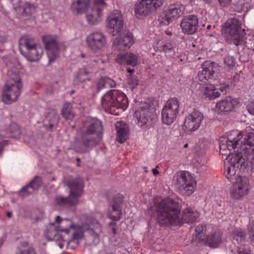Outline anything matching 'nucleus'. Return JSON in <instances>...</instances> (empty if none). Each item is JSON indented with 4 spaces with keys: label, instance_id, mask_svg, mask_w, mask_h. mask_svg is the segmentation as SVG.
<instances>
[{
    "label": "nucleus",
    "instance_id": "nucleus-1",
    "mask_svg": "<svg viewBox=\"0 0 254 254\" xmlns=\"http://www.w3.org/2000/svg\"><path fill=\"white\" fill-rule=\"evenodd\" d=\"M156 205L157 222L160 226H181L185 223H193L198 217L197 212L189 209L181 213L180 204L171 198L164 199Z\"/></svg>",
    "mask_w": 254,
    "mask_h": 254
},
{
    "label": "nucleus",
    "instance_id": "nucleus-2",
    "mask_svg": "<svg viewBox=\"0 0 254 254\" xmlns=\"http://www.w3.org/2000/svg\"><path fill=\"white\" fill-rule=\"evenodd\" d=\"M243 140V145L237 150L242 152L243 155L247 158L251 165V174L254 177V148H252L254 143V130L250 127L246 128L242 133L237 131H232L228 137H222L219 140L220 153L222 155H227V152L237 147L241 138Z\"/></svg>",
    "mask_w": 254,
    "mask_h": 254
},
{
    "label": "nucleus",
    "instance_id": "nucleus-3",
    "mask_svg": "<svg viewBox=\"0 0 254 254\" xmlns=\"http://www.w3.org/2000/svg\"><path fill=\"white\" fill-rule=\"evenodd\" d=\"M102 126L97 119H91L78 132L75 138V150L79 153L89 152L98 144L102 138Z\"/></svg>",
    "mask_w": 254,
    "mask_h": 254
},
{
    "label": "nucleus",
    "instance_id": "nucleus-4",
    "mask_svg": "<svg viewBox=\"0 0 254 254\" xmlns=\"http://www.w3.org/2000/svg\"><path fill=\"white\" fill-rule=\"evenodd\" d=\"M101 104L105 110H108L112 114L118 115L127 109L128 100L123 92L111 90L102 97Z\"/></svg>",
    "mask_w": 254,
    "mask_h": 254
},
{
    "label": "nucleus",
    "instance_id": "nucleus-5",
    "mask_svg": "<svg viewBox=\"0 0 254 254\" xmlns=\"http://www.w3.org/2000/svg\"><path fill=\"white\" fill-rule=\"evenodd\" d=\"M222 35L226 41L236 46L245 43V30L242 27L241 21L236 18L228 20L222 26Z\"/></svg>",
    "mask_w": 254,
    "mask_h": 254
},
{
    "label": "nucleus",
    "instance_id": "nucleus-6",
    "mask_svg": "<svg viewBox=\"0 0 254 254\" xmlns=\"http://www.w3.org/2000/svg\"><path fill=\"white\" fill-rule=\"evenodd\" d=\"M227 152V161L224 162V174L230 182H234L240 175V168L246 167L249 162L247 161L242 152L237 150L234 153L230 154Z\"/></svg>",
    "mask_w": 254,
    "mask_h": 254
},
{
    "label": "nucleus",
    "instance_id": "nucleus-7",
    "mask_svg": "<svg viewBox=\"0 0 254 254\" xmlns=\"http://www.w3.org/2000/svg\"><path fill=\"white\" fill-rule=\"evenodd\" d=\"M134 110L137 124L142 128L148 126L155 116L154 108L146 102H136L134 105Z\"/></svg>",
    "mask_w": 254,
    "mask_h": 254
},
{
    "label": "nucleus",
    "instance_id": "nucleus-8",
    "mask_svg": "<svg viewBox=\"0 0 254 254\" xmlns=\"http://www.w3.org/2000/svg\"><path fill=\"white\" fill-rule=\"evenodd\" d=\"M172 182L183 193L186 195L192 194L196 186V181L187 171L177 172L173 177Z\"/></svg>",
    "mask_w": 254,
    "mask_h": 254
},
{
    "label": "nucleus",
    "instance_id": "nucleus-9",
    "mask_svg": "<svg viewBox=\"0 0 254 254\" xmlns=\"http://www.w3.org/2000/svg\"><path fill=\"white\" fill-rule=\"evenodd\" d=\"M200 68L197 74L198 79L206 82L210 80H215L218 77L220 66L216 63L207 61L201 64Z\"/></svg>",
    "mask_w": 254,
    "mask_h": 254
},
{
    "label": "nucleus",
    "instance_id": "nucleus-10",
    "mask_svg": "<svg viewBox=\"0 0 254 254\" xmlns=\"http://www.w3.org/2000/svg\"><path fill=\"white\" fill-rule=\"evenodd\" d=\"M90 218L86 219L84 223L81 225L74 224L69 230L71 233V238L67 242V246L71 249H74L76 247L79 246L80 241L84 237V233L85 231H88L90 228Z\"/></svg>",
    "mask_w": 254,
    "mask_h": 254
},
{
    "label": "nucleus",
    "instance_id": "nucleus-11",
    "mask_svg": "<svg viewBox=\"0 0 254 254\" xmlns=\"http://www.w3.org/2000/svg\"><path fill=\"white\" fill-rule=\"evenodd\" d=\"M164 0H141L135 7V14L138 18H142L155 12L160 7Z\"/></svg>",
    "mask_w": 254,
    "mask_h": 254
},
{
    "label": "nucleus",
    "instance_id": "nucleus-12",
    "mask_svg": "<svg viewBox=\"0 0 254 254\" xmlns=\"http://www.w3.org/2000/svg\"><path fill=\"white\" fill-rule=\"evenodd\" d=\"M179 103L178 99L173 98L166 103L162 111V121L164 124L170 125L175 121L178 113Z\"/></svg>",
    "mask_w": 254,
    "mask_h": 254
},
{
    "label": "nucleus",
    "instance_id": "nucleus-13",
    "mask_svg": "<svg viewBox=\"0 0 254 254\" xmlns=\"http://www.w3.org/2000/svg\"><path fill=\"white\" fill-rule=\"evenodd\" d=\"M232 182L233 184L231 190V195L233 198L238 199L248 193L249 182L247 177L239 176L237 179Z\"/></svg>",
    "mask_w": 254,
    "mask_h": 254
},
{
    "label": "nucleus",
    "instance_id": "nucleus-14",
    "mask_svg": "<svg viewBox=\"0 0 254 254\" xmlns=\"http://www.w3.org/2000/svg\"><path fill=\"white\" fill-rule=\"evenodd\" d=\"M124 26V20L120 11L116 10L112 12L108 17L107 27L108 32L113 36L119 33Z\"/></svg>",
    "mask_w": 254,
    "mask_h": 254
},
{
    "label": "nucleus",
    "instance_id": "nucleus-15",
    "mask_svg": "<svg viewBox=\"0 0 254 254\" xmlns=\"http://www.w3.org/2000/svg\"><path fill=\"white\" fill-rule=\"evenodd\" d=\"M43 41L47 51L49 63L51 64L57 59L60 55L59 46L57 38L51 35L43 37Z\"/></svg>",
    "mask_w": 254,
    "mask_h": 254
},
{
    "label": "nucleus",
    "instance_id": "nucleus-16",
    "mask_svg": "<svg viewBox=\"0 0 254 254\" xmlns=\"http://www.w3.org/2000/svg\"><path fill=\"white\" fill-rule=\"evenodd\" d=\"M203 120V114L199 111L194 110L186 117L184 124V129L187 132L196 130L201 125Z\"/></svg>",
    "mask_w": 254,
    "mask_h": 254
},
{
    "label": "nucleus",
    "instance_id": "nucleus-17",
    "mask_svg": "<svg viewBox=\"0 0 254 254\" xmlns=\"http://www.w3.org/2000/svg\"><path fill=\"white\" fill-rule=\"evenodd\" d=\"M88 48L93 52H99L106 44V39L101 32H95L88 35L86 39Z\"/></svg>",
    "mask_w": 254,
    "mask_h": 254
},
{
    "label": "nucleus",
    "instance_id": "nucleus-18",
    "mask_svg": "<svg viewBox=\"0 0 254 254\" xmlns=\"http://www.w3.org/2000/svg\"><path fill=\"white\" fill-rule=\"evenodd\" d=\"M21 88L18 84L13 85L10 82H6L2 94L3 102L9 104L15 101L20 94Z\"/></svg>",
    "mask_w": 254,
    "mask_h": 254
},
{
    "label": "nucleus",
    "instance_id": "nucleus-19",
    "mask_svg": "<svg viewBox=\"0 0 254 254\" xmlns=\"http://www.w3.org/2000/svg\"><path fill=\"white\" fill-rule=\"evenodd\" d=\"M180 26L183 32L185 34H193L198 29V18L193 14L185 16L182 19Z\"/></svg>",
    "mask_w": 254,
    "mask_h": 254
},
{
    "label": "nucleus",
    "instance_id": "nucleus-20",
    "mask_svg": "<svg viewBox=\"0 0 254 254\" xmlns=\"http://www.w3.org/2000/svg\"><path fill=\"white\" fill-rule=\"evenodd\" d=\"M124 201L122 195H117L110 203V211L108 213L109 218L113 221H118L122 214L121 205Z\"/></svg>",
    "mask_w": 254,
    "mask_h": 254
},
{
    "label": "nucleus",
    "instance_id": "nucleus-21",
    "mask_svg": "<svg viewBox=\"0 0 254 254\" xmlns=\"http://www.w3.org/2000/svg\"><path fill=\"white\" fill-rule=\"evenodd\" d=\"M134 42L132 34L128 31H124L113 42V46L119 50L129 48Z\"/></svg>",
    "mask_w": 254,
    "mask_h": 254
},
{
    "label": "nucleus",
    "instance_id": "nucleus-22",
    "mask_svg": "<svg viewBox=\"0 0 254 254\" xmlns=\"http://www.w3.org/2000/svg\"><path fill=\"white\" fill-rule=\"evenodd\" d=\"M105 0H95L94 5L92 8V13L86 15V20L90 25H95L101 20V11L105 5Z\"/></svg>",
    "mask_w": 254,
    "mask_h": 254
},
{
    "label": "nucleus",
    "instance_id": "nucleus-23",
    "mask_svg": "<svg viewBox=\"0 0 254 254\" xmlns=\"http://www.w3.org/2000/svg\"><path fill=\"white\" fill-rule=\"evenodd\" d=\"M67 186L70 189V195L78 201V198L81 196L83 191L84 184L83 179L80 178L73 179L67 182Z\"/></svg>",
    "mask_w": 254,
    "mask_h": 254
},
{
    "label": "nucleus",
    "instance_id": "nucleus-24",
    "mask_svg": "<svg viewBox=\"0 0 254 254\" xmlns=\"http://www.w3.org/2000/svg\"><path fill=\"white\" fill-rule=\"evenodd\" d=\"M55 222L58 224V225L54 228L53 234H51V236L56 237L59 231L69 233V230L73 225L72 221L68 218H62L60 216H57L55 217Z\"/></svg>",
    "mask_w": 254,
    "mask_h": 254
},
{
    "label": "nucleus",
    "instance_id": "nucleus-25",
    "mask_svg": "<svg viewBox=\"0 0 254 254\" xmlns=\"http://www.w3.org/2000/svg\"><path fill=\"white\" fill-rule=\"evenodd\" d=\"M42 184L41 178L36 176L25 187H23L18 192V195L25 197L32 193L34 190H37L41 186Z\"/></svg>",
    "mask_w": 254,
    "mask_h": 254
},
{
    "label": "nucleus",
    "instance_id": "nucleus-26",
    "mask_svg": "<svg viewBox=\"0 0 254 254\" xmlns=\"http://www.w3.org/2000/svg\"><path fill=\"white\" fill-rule=\"evenodd\" d=\"M196 86L200 90V94H201L204 98H207L209 100H214L220 96V93L217 89H214L211 85H205L197 83Z\"/></svg>",
    "mask_w": 254,
    "mask_h": 254
},
{
    "label": "nucleus",
    "instance_id": "nucleus-27",
    "mask_svg": "<svg viewBox=\"0 0 254 254\" xmlns=\"http://www.w3.org/2000/svg\"><path fill=\"white\" fill-rule=\"evenodd\" d=\"M101 231V228L100 224L96 219L92 218L90 222V228L88 229V233L92 241V244L94 245H97L100 241L99 233Z\"/></svg>",
    "mask_w": 254,
    "mask_h": 254
},
{
    "label": "nucleus",
    "instance_id": "nucleus-28",
    "mask_svg": "<svg viewBox=\"0 0 254 254\" xmlns=\"http://www.w3.org/2000/svg\"><path fill=\"white\" fill-rule=\"evenodd\" d=\"M43 54V51L42 48L39 45H37L35 47L26 50L21 54L27 61L34 62L39 60L42 57Z\"/></svg>",
    "mask_w": 254,
    "mask_h": 254
},
{
    "label": "nucleus",
    "instance_id": "nucleus-29",
    "mask_svg": "<svg viewBox=\"0 0 254 254\" xmlns=\"http://www.w3.org/2000/svg\"><path fill=\"white\" fill-rule=\"evenodd\" d=\"M117 61L120 64H126L133 67L139 64V60L137 56L130 52H127L123 55H118Z\"/></svg>",
    "mask_w": 254,
    "mask_h": 254
},
{
    "label": "nucleus",
    "instance_id": "nucleus-30",
    "mask_svg": "<svg viewBox=\"0 0 254 254\" xmlns=\"http://www.w3.org/2000/svg\"><path fill=\"white\" fill-rule=\"evenodd\" d=\"M38 45L35 39L30 35H25L19 40V49L21 54L30 48Z\"/></svg>",
    "mask_w": 254,
    "mask_h": 254
},
{
    "label": "nucleus",
    "instance_id": "nucleus-31",
    "mask_svg": "<svg viewBox=\"0 0 254 254\" xmlns=\"http://www.w3.org/2000/svg\"><path fill=\"white\" fill-rule=\"evenodd\" d=\"M118 141L122 143L128 138L129 129L127 125L124 122H117L115 125Z\"/></svg>",
    "mask_w": 254,
    "mask_h": 254
},
{
    "label": "nucleus",
    "instance_id": "nucleus-32",
    "mask_svg": "<svg viewBox=\"0 0 254 254\" xmlns=\"http://www.w3.org/2000/svg\"><path fill=\"white\" fill-rule=\"evenodd\" d=\"M59 120V116L55 111H51L44 122V126L49 131L56 129Z\"/></svg>",
    "mask_w": 254,
    "mask_h": 254
},
{
    "label": "nucleus",
    "instance_id": "nucleus-33",
    "mask_svg": "<svg viewBox=\"0 0 254 254\" xmlns=\"http://www.w3.org/2000/svg\"><path fill=\"white\" fill-rule=\"evenodd\" d=\"M206 245L211 248H216L222 243V233L216 231L205 238L203 241Z\"/></svg>",
    "mask_w": 254,
    "mask_h": 254
},
{
    "label": "nucleus",
    "instance_id": "nucleus-34",
    "mask_svg": "<svg viewBox=\"0 0 254 254\" xmlns=\"http://www.w3.org/2000/svg\"><path fill=\"white\" fill-rule=\"evenodd\" d=\"M55 203L59 207H66L76 205L78 201L69 194L67 197H64L61 195H57L55 198Z\"/></svg>",
    "mask_w": 254,
    "mask_h": 254
},
{
    "label": "nucleus",
    "instance_id": "nucleus-35",
    "mask_svg": "<svg viewBox=\"0 0 254 254\" xmlns=\"http://www.w3.org/2000/svg\"><path fill=\"white\" fill-rule=\"evenodd\" d=\"M90 0H76L71 5V10L75 13H82L87 9Z\"/></svg>",
    "mask_w": 254,
    "mask_h": 254
},
{
    "label": "nucleus",
    "instance_id": "nucleus-36",
    "mask_svg": "<svg viewBox=\"0 0 254 254\" xmlns=\"http://www.w3.org/2000/svg\"><path fill=\"white\" fill-rule=\"evenodd\" d=\"M20 133L19 128L16 124L11 123L3 130L0 131V136L3 137H16Z\"/></svg>",
    "mask_w": 254,
    "mask_h": 254
},
{
    "label": "nucleus",
    "instance_id": "nucleus-37",
    "mask_svg": "<svg viewBox=\"0 0 254 254\" xmlns=\"http://www.w3.org/2000/svg\"><path fill=\"white\" fill-rule=\"evenodd\" d=\"M216 107L218 110L221 112H227L232 111L234 108L232 98L231 97H227L217 103L216 104Z\"/></svg>",
    "mask_w": 254,
    "mask_h": 254
},
{
    "label": "nucleus",
    "instance_id": "nucleus-38",
    "mask_svg": "<svg viewBox=\"0 0 254 254\" xmlns=\"http://www.w3.org/2000/svg\"><path fill=\"white\" fill-rule=\"evenodd\" d=\"M156 51L164 52L168 56H172L175 54L174 46L170 43H164L158 42L156 46L154 47Z\"/></svg>",
    "mask_w": 254,
    "mask_h": 254
},
{
    "label": "nucleus",
    "instance_id": "nucleus-39",
    "mask_svg": "<svg viewBox=\"0 0 254 254\" xmlns=\"http://www.w3.org/2000/svg\"><path fill=\"white\" fill-rule=\"evenodd\" d=\"M116 83L114 80L108 77H101L97 82V92L104 88L115 87Z\"/></svg>",
    "mask_w": 254,
    "mask_h": 254
},
{
    "label": "nucleus",
    "instance_id": "nucleus-40",
    "mask_svg": "<svg viewBox=\"0 0 254 254\" xmlns=\"http://www.w3.org/2000/svg\"><path fill=\"white\" fill-rule=\"evenodd\" d=\"M184 7L183 6L180 7L171 6L167 10L166 12L169 15V17L173 21L174 19H177L182 15L184 12Z\"/></svg>",
    "mask_w": 254,
    "mask_h": 254
},
{
    "label": "nucleus",
    "instance_id": "nucleus-41",
    "mask_svg": "<svg viewBox=\"0 0 254 254\" xmlns=\"http://www.w3.org/2000/svg\"><path fill=\"white\" fill-rule=\"evenodd\" d=\"M62 115L66 120H71L74 117L72 111V106L70 103H66L64 104L62 110Z\"/></svg>",
    "mask_w": 254,
    "mask_h": 254
},
{
    "label": "nucleus",
    "instance_id": "nucleus-42",
    "mask_svg": "<svg viewBox=\"0 0 254 254\" xmlns=\"http://www.w3.org/2000/svg\"><path fill=\"white\" fill-rule=\"evenodd\" d=\"M16 254H36L34 248L29 246L27 242L21 244V248L17 251Z\"/></svg>",
    "mask_w": 254,
    "mask_h": 254
},
{
    "label": "nucleus",
    "instance_id": "nucleus-43",
    "mask_svg": "<svg viewBox=\"0 0 254 254\" xmlns=\"http://www.w3.org/2000/svg\"><path fill=\"white\" fill-rule=\"evenodd\" d=\"M7 75L8 76V79L7 80L6 82H10L13 85H18V84H19V86L22 87V86L20 76L16 72L9 70L7 72Z\"/></svg>",
    "mask_w": 254,
    "mask_h": 254
},
{
    "label": "nucleus",
    "instance_id": "nucleus-44",
    "mask_svg": "<svg viewBox=\"0 0 254 254\" xmlns=\"http://www.w3.org/2000/svg\"><path fill=\"white\" fill-rule=\"evenodd\" d=\"M157 20L159 24L162 26L168 25L172 21L166 11L162 12L159 15Z\"/></svg>",
    "mask_w": 254,
    "mask_h": 254
},
{
    "label": "nucleus",
    "instance_id": "nucleus-45",
    "mask_svg": "<svg viewBox=\"0 0 254 254\" xmlns=\"http://www.w3.org/2000/svg\"><path fill=\"white\" fill-rule=\"evenodd\" d=\"M206 230V227L203 224L197 225L195 228L196 237L198 239V241H204L205 239V236L204 235V231Z\"/></svg>",
    "mask_w": 254,
    "mask_h": 254
},
{
    "label": "nucleus",
    "instance_id": "nucleus-46",
    "mask_svg": "<svg viewBox=\"0 0 254 254\" xmlns=\"http://www.w3.org/2000/svg\"><path fill=\"white\" fill-rule=\"evenodd\" d=\"M233 238L238 242H242L246 239V233L240 229H234L232 232Z\"/></svg>",
    "mask_w": 254,
    "mask_h": 254
},
{
    "label": "nucleus",
    "instance_id": "nucleus-47",
    "mask_svg": "<svg viewBox=\"0 0 254 254\" xmlns=\"http://www.w3.org/2000/svg\"><path fill=\"white\" fill-rule=\"evenodd\" d=\"M90 73V71L86 70V69H81L77 75V77L80 81H84L86 79L89 80V79L88 77V74Z\"/></svg>",
    "mask_w": 254,
    "mask_h": 254
},
{
    "label": "nucleus",
    "instance_id": "nucleus-48",
    "mask_svg": "<svg viewBox=\"0 0 254 254\" xmlns=\"http://www.w3.org/2000/svg\"><path fill=\"white\" fill-rule=\"evenodd\" d=\"M249 238L252 242H254V222H251L248 226Z\"/></svg>",
    "mask_w": 254,
    "mask_h": 254
},
{
    "label": "nucleus",
    "instance_id": "nucleus-49",
    "mask_svg": "<svg viewBox=\"0 0 254 254\" xmlns=\"http://www.w3.org/2000/svg\"><path fill=\"white\" fill-rule=\"evenodd\" d=\"M23 11L26 14L32 15L34 13L35 6L33 4L27 2L23 7Z\"/></svg>",
    "mask_w": 254,
    "mask_h": 254
},
{
    "label": "nucleus",
    "instance_id": "nucleus-50",
    "mask_svg": "<svg viewBox=\"0 0 254 254\" xmlns=\"http://www.w3.org/2000/svg\"><path fill=\"white\" fill-rule=\"evenodd\" d=\"M235 59L233 57L230 56L229 55H227L224 58V63L228 66H234L235 64Z\"/></svg>",
    "mask_w": 254,
    "mask_h": 254
},
{
    "label": "nucleus",
    "instance_id": "nucleus-51",
    "mask_svg": "<svg viewBox=\"0 0 254 254\" xmlns=\"http://www.w3.org/2000/svg\"><path fill=\"white\" fill-rule=\"evenodd\" d=\"M128 83L130 85V88L133 90L136 86L138 85V80L137 79L136 77L132 76L129 78L128 80Z\"/></svg>",
    "mask_w": 254,
    "mask_h": 254
},
{
    "label": "nucleus",
    "instance_id": "nucleus-52",
    "mask_svg": "<svg viewBox=\"0 0 254 254\" xmlns=\"http://www.w3.org/2000/svg\"><path fill=\"white\" fill-rule=\"evenodd\" d=\"M250 251L246 246H242L239 248L238 250V254H250Z\"/></svg>",
    "mask_w": 254,
    "mask_h": 254
},
{
    "label": "nucleus",
    "instance_id": "nucleus-53",
    "mask_svg": "<svg viewBox=\"0 0 254 254\" xmlns=\"http://www.w3.org/2000/svg\"><path fill=\"white\" fill-rule=\"evenodd\" d=\"M247 109L248 111L250 113V114L254 115V101L249 105V106L247 107Z\"/></svg>",
    "mask_w": 254,
    "mask_h": 254
},
{
    "label": "nucleus",
    "instance_id": "nucleus-54",
    "mask_svg": "<svg viewBox=\"0 0 254 254\" xmlns=\"http://www.w3.org/2000/svg\"><path fill=\"white\" fill-rule=\"evenodd\" d=\"M231 0H218L221 5L223 6H227L230 2Z\"/></svg>",
    "mask_w": 254,
    "mask_h": 254
},
{
    "label": "nucleus",
    "instance_id": "nucleus-55",
    "mask_svg": "<svg viewBox=\"0 0 254 254\" xmlns=\"http://www.w3.org/2000/svg\"><path fill=\"white\" fill-rule=\"evenodd\" d=\"M7 144V141L6 140H3L2 141L0 142V155H1L2 151L3 148L4 146Z\"/></svg>",
    "mask_w": 254,
    "mask_h": 254
},
{
    "label": "nucleus",
    "instance_id": "nucleus-56",
    "mask_svg": "<svg viewBox=\"0 0 254 254\" xmlns=\"http://www.w3.org/2000/svg\"><path fill=\"white\" fill-rule=\"evenodd\" d=\"M152 173L154 176H156L159 174V171L157 169L154 168L152 169Z\"/></svg>",
    "mask_w": 254,
    "mask_h": 254
},
{
    "label": "nucleus",
    "instance_id": "nucleus-57",
    "mask_svg": "<svg viewBox=\"0 0 254 254\" xmlns=\"http://www.w3.org/2000/svg\"><path fill=\"white\" fill-rule=\"evenodd\" d=\"M127 71L130 73H131L134 71V69H133V68H127Z\"/></svg>",
    "mask_w": 254,
    "mask_h": 254
},
{
    "label": "nucleus",
    "instance_id": "nucleus-58",
    "mask_svg": "<svg viewBox=\"0 0 254 254\" xmlns=\"http://www.w3.org/2000/svg\"><path fill=\"white\" fill-rule=\"evenodd\" d=\"M6 216L8 218H11L12 216V213L10 211H8L6 213Z\"/></svg>",
    "mask_w": 254,
    "mask_h": 254
},
{
    "label": "nucleus",
    "instance_id": "nucleus-59",
    "mask_svg": "<svg viewBox=\"0 0 254 254\" xmlns=\"http://www.w3.org/2000/svg\"><path fill=\"white\" fill-rule=\"evenodd\" d=\"M112 231H113V233L114 234H116V231H117V230L115 228H112Z\"/></svg>",
    "mask_w": 254,
    "mask_h": 254
},
{
    "label": "nucleus",
    "instance_id": "nucleus-60",
    "mask_svg": "<svg viewBox=\"0 0 254 254\" xmlns=\"http://www.w3.org/2000/svg\"><path fill=\"white\" fill-rule=\"evenodd\" d=\"M225 88H220V90L221 91V92H223L224 90L225 89Z\"/></svg>",
    "mask_w": 254,
    "mask_h": 254
},
{
    "label": "nucleus",
    "instance_id": "nucleus-61",
    "mask_svg": "<svg viewBox=\"0 0 254 254\" xmlns=\"http://www.w3.org/2000/svg\"><path fill=\"white\" fill-rule=\"evenodd\" d=\"M76 160L78 162L80 161V159L79 158H77Z\"/></svg>",
    "mask_w": 254,
    "mask_h": 254
},
{
    "label": "nucleus",
    "instance_id": "nucleus-62",
    "mask_svg": "<svg viewBox=\"0 0 254 254\" xmlns=\"http://www.w3.org/2000/svg\"><path fill=\"white\" fill-rule=\"evenodd\" d=\"M115 224V223H114V222H112V223H110V226H114Z\"/></svg>",
    "mask_w": 254,
    "mask_h": 254
},
{
    "label": "nucleus",
    "instance_id": "nucleus-63",
    "mask_svg": "<svg viewBox=\"0 0 254 254\" xmlns=\"http://www.w3.org/2000/svg\"><path fill=\"white\" fill-rule=\"evenodd\" d=\"M2 244H3V242L1 240H0V247L2 245Z\"/></svg>",
    "mask_w": 254,
    "mask_h": 254
},
{
    "label": "nucleus",
    "instance_id": "nucleus-64",
    "mask_svg": "<svg viewBox=\"0 0 254 254\" xmlns=\"http://www.w3.org/2000/svg\"><path fill=\"white\" fill-rule=\"evenodd\" d=\"M74 93V90H72V91L70 92V94H71V95H72V94H73Z\"/></svg>",
    "mask_w": 254,
    "mask_h": 254
}]
</instances>
